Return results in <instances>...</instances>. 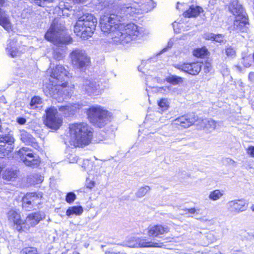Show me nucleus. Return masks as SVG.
Here are the masks:
<instances>
[{"instance_id":"obj_1","label":"nucleus","mask_w":254,"mask_h":254,"mask_svg":"<svg viewBox=\"0 0 254 254\" xmlns=\"http://www.w3.org/2000/svg\"><path fill=\"white\" fill-rule=\"evenodd\" d=\"M92 137L91 128L86 123L70 124L67 135V141L73 147H83L88 145Z\"/></svg>"},{"instance_id":"obj_2","label":"nucleus","mask_w":254,"mask_h":254,"mask_svg":"<svg viewBox=\"0 0 254 254\" xmlns=\"http://www.w3.org/2000/svg\"><path fill=\"white\" fill-rule=\"evenodd\" d=\"M97 23V19L93 14L84 13L78 17L74 31L77 36L83 38L91 37L95 30Z\"/></svg>"},{"instance_id":"obj_3","label":"nucleus","mask_w":254,"mask_h":254,"mask_svg":"<svg viewBox=\"0 0 254 254\" xmlns=\"http://www.w3.org/2000/svg\"><path fill=\"white\" fill-rule=\"evenodd\" d=\"M120 16L115 14L102 15L100 18V25L102 32L115 43V40L120 34L118 22L120 21Z\"/></svg>"},{"instance_id":"obj_4","label":"nucleus","mask_w":254,"mask_h":254,"mask_svg":"<svg viewBox=\"0 0 254 254\" xmlns=\"http://www.w3.org/2000/svg\"><path fill=\"white\" fill-rule=\"evenodd\" d=\"M64 27L56 24L55 20L45 35V38L54 44L60 46L61 45L70 43L71 38L69 35L66 34Z\"/></svg>"},{"instance_id":"obj_5","label":"nucleus","mask_w":254,"mask_h":254,"mask_svg":"<svg viewBox=\"0 0 254 254\" xmlns=\"http://www.w3.org/2000/svg\"><path fill=\"white\" fill-rule=\"evenodd\" d=\"M87 115L91 123L100 128L105 127L110 121V113L100 106L88 109Z\"/></svg>"},{"instance_id":"obj_6","label":"nucleus","mask_w":254,"mask_h":254,"mask_svg":"<svg viewBox=\"0 0 254 254\" xmlns=\"http://www.w3.org/2000/svg\"><path fill=\"white\" fill-rule=\"evenodd\" d=\"M120 34L115 40L116 43L124 44L135 39L140 35L138 27L134 23H129L126 26L121 25L119 27Z\"/></svg>"},{"instance_id":"obj_7","label":"nucleus","mask_w":254,"mask_h":254,"mask_svg":"<svg viewBox=\"0 0 254 254\" xmlns=\"http://www.w3.org/2000/svg\"><path fill=\"white\" fill-rule=\"evenodd\" d=\"M70 57L73 67L76 68H84L90 62L89 58L85 51L79 49H74L70 54Z\"/></svg>"},{"instance_id":"obj_8","label":"nucleus","mask_w":254,"mask_h":254,"mask_svg":"<svg viewBox=\"0 0 254 254\" xmlns=\"http://www.w3.org/2000/svg\"><path fill=\"white\" fill-rule=\"evenodd\" d=\"M44 122L48 127L57 130L61 126L63 120L59 117L57 109L53 107L46 110V119Z\"/></svg>"},{"instance_id":"obj_9","label":"nucleus","mask_w":254,"mask_h":254,"mask_svg":"<svg viewBox=\"0 0 254 254\" xmlns=\"http://www.w3.org/2000/svg\"><path fill=\"white\" fill-rule=\"evenodd\" d=\"M41 193H27L22 199V207L26 211L36 209L41 202Z\"/></svg>"},{"instance_id":"obj_10","label":"nucleus","mask_w":254,"mask_h":254,"mask_svg":"<svg viewBox=\"0 0 254 254\" xmlns=\"http://www.w3.org/2000/svg\"><path fill=\"white\" fill-rule=\"evenodd\" d=\"M48 72L50 73V79L58 82L63 83L65 79L71 76L68 71L62 65H58L55 68L49 70Z\"/></svg>"},{"instance_id":"obj_11","label":"nucleus","mask_w":254,"mask_h":254,"mask_svg":"<svg viewBox=\"0 0 254 254\" xmlns=\"http://www.w3.org/2000/svg\"><path fill=\"white\" fill-rule=\"evenodd\" d=\"M50 81L52 83L49 84L44 89L45 93L54 98L57 99L62 95V87H66V84L56 82V81L53 80L51 79H50Z\"/></svg>"},{"instance_id":"obj_12","label":"nucleus","mask_w":254,"mask_h":254,"mask_svg":"<svg viewBox=\"0 0 254 254\" xmlns=\"http://www.w3.org/2000/svg\"><path fill=\"white\" fill-rule=\"evenodd\" d=\"M177 69L192 75L198 74L201 70V64L198 63L177 64H173Z\"/></svg>"},{"instance_id":"obj_13","label":"nucleus","mask_w":254,"mask_h":254,"mask_svg":"<svg viewBox=\"0 0 254 254\" xmlns=\"http://www.w3.org/2000/svg\"><path fill=\"white\" fill-rule=\"evenodd\" d=\"M248 203L243 199L229 201L227 203L228 210L232 213L238 214L247 209Z\"/></svg>"},{"instance_id":"obj_14","label":"nucleus","mask_w":254,"mask_h":254,"mask_svg":"<svg viewBox=\"0 0 254 254\" xmlns=\"http://www.w3.org/2000/svg\"><path fill=\"white\" fill-rule=\"evenodd\" d=\"M82 89L83 92L89 95H97L100 93L99 84L92 79L84 80Z\"/></svg>"},{"instance_id":"obj_15","label":"nucleus","mask_w":254,"mask_h":254,"mask_svg":"<svg viewBox=\"0 0 254 254\" xmlns=\"http://www.w3.org/2000/svg\"><path fill=\"white\" fill-rule=\"evenodd\" d=\"M197 117L194 114L180 117L174 121V124L184 128L190 127L197 121Z\"/></svg>"},{"instance_id":"obj_16","label":"nucleus","mask_w":254,"mask_h":254,"mask_svg":"<svg viewBox=\"0 0 254 254\" xmlns=\"http://www.w3.org/2000/svg\"><path fill=\"white\" fill-rule=\"evenodd\" d=\"M7 215L8 221L16 225V229L17 231L23 230V225H25V223L21 219V216L17 211L11 209L8 212Z\"/></svg>"},{"instance_id":"obj_17","label":"nucleus","mask_w":254,"mask_h":254,"mask_svg":"<svg viewBox=\"0 0 254 254\" xmlns=\"http://www.w3.org/2000/svg\"><path fill=\"white\" fill-rule=\"evenodd\" d=\"M43 218H44V215L40 212H35L29 214L25 220V225H23V229L27 228L26 225L28 228L35 226Z\"/></svg>"},{"instance_id":"obj_18","label":"nucleus","mask_w":254,"mask_h":254,"mask_svg":"<svg viewBox=\"0 0 254 254\" xmlns=\"http://www.w3.org/2000/svg\"><path fill=\"white\" fill-rule=\"evenodd\" d=\"M169 229L161 225L151 226L147 228V234L150 237H158L160 235L168 233Z\"/></svg>"},{"instance_id":"obj_19","label":"nucleus","mask_w":254,"mask_h":254,"mask_svg":"<svg viewBox=\"0 0 254 254\" xmlns=\"http://www.w3.org/2000/svg\"><path fill=\"white\" fill-rule=\"evenodd\" d=\"M6 51L11 57L14 58L19 56L21 51L19 49L17 40L15 39L9 40L6 48Z\"/></svg>"},{"instance_id":"obj_20","label":"nucleus","mask_w":254,"mask_h":254,"mask_svg":"<svg viewBox=\"0 0 254 254\" xmlns=\"http://www.w3.org/2000/svg\"><path fill=\"white\" fill-rule=\"evenodd\" d=\"M249 24L248 17L246 15L236 17L234 22V28L236 30L245 31L246 25Z\"/></svg>"},{"instance_id":"obj_21","label":"nucleus","mask_w":254,"mask_h":254,"mask_svg":"<svg viewBox=\"0 0 254 254\" xmlns=\"http://www.w3.org/2000/svg\"><path fill=\"white\" fill-rule=\"evenodd\" d=\"M138 10L135 7L134 4L127 3L123 5L120 8V19L124 16L131 15L138 12Z\"/></svg>"},{"instance_id":"obj_22","label":"nucleus","mask_w":254,"mask_h":254,"mask_svg":"<svg viewBox=\"0 0 254 254\" xmlns=\"http://www.w3.org/2000/svg\"><path fill=\"white\" fill-rule=\"evenodd\" d=\"M19 131L20 140L23 142L28 145H31L34 147H36L38 146L35 139L32 136L31 134H29L25 130H20Z\"/></svg>"},{"instance_id":"obj_23","label":"nucleus","mask_w":254,"mask_h":254,"mask_svg":"<svg viewBox=\"0 0 254 254\" xmlns=\"http://www.w3.org/2000/svg\"><path fill=\"white\" fill-rule=\"evenodd\" d=\"M0 25L2 26L5 30H9L12 28L9 15L5 11L0 8Z\"/></svg>"},{"instance_id":"obj_24","label":"nucleus","mask_w":254,"mask_h":254,"mask_svg":"<svg viewBox=\"0 0 254 254\" xmlns=\"http://www.w3.org/2000/svg\"><path fill=\"white\" fill-rule=\"evenodd\" d=\"M229 9L236 17L246 14L242 5L238 3V0H232L229 6Z\"/></svg>"},{"instance_id":"obj_25","label":"nucleus","mask_w":254,"mask_h":254,"mask_svg":"<svg viewBox=\"0 0 254 254\" xmlns=\"http://www.w3.org/2000/svg\"><path fill=\"white\" fill-rule=\"evenodd\" d=\"M202 11L201 7L198 6H191L184 13L185 17H191L198 16Z\"/></svg>"},{"instance_id":"obj_26","label":"nucleus","mask_w":254,"mask_h":254,"mask_svg":"<svg viewBox=\"0 0 254 254\" xmlns=\"http://www.w3.org/2000/svg\"><path fill=\"white\" fill-rule=\"evenodd\" d=\"M23 162L26 166L35 167L39 165L40 161L38 156L32 154V155L24 158V160Z\"/></svg>"},{"instance_id":"obj_27","label":"nucleus","mask_w":254,"mask_h":254,"mask_svg":"<svg viewBox=\"0 0 254 254\" xmlns=\"http://www.w3.org/2000/svg\"><path fill=\"white\" fill-rule=\"evenodd\" d=\"M138 247H161L163 245L162 243L153 242L147 241L145 239L138 238Z\"/></svg>"},{"instance_id":"obj_28","label":"nucleus","mask_w":254,"mask_h":254,"mask_svg":"<svg viewBox=\"0 0 254 254\" xmlns=\"http://www.w3.org/2000/svg\"><path fill=\"white\" fill-rule=\"evenodd\" d=\"M217 122L212 119H204L201 120L200 126L203 128L209 130H214L217 126Z\"/></svg>"},{"instance_id":"obj_29","label":"nucleus","mask_w":254,"mask_h":254,"mask_svg":"<svg viewBox=\"0 0 254 254\" xmlns=\"http://www.w3.org/2000/svg\"><path fill=\"white\" fill-rule=\"evenodd\" d=\"M0 141L1 142L6 143L8 145H9V147H7V149L6 150V153L9 151H11L13 149L12 144L14 142V138L12 135L10 134V133H8V135H5L3 136H0Z\"/></svg>"},{"instance_id":"obj_30","label":"nucleus","mask_w":254,"mask_h":254,"mask_svg":"<svg viewBox=\"0 0 254 254\" xmlns=\"http://www.w3.org/2000/svg\"><path fill=\"white\" fill-rule=\"evenodd\" d=\"M17 176V171L12 169H7L2 174V178L7 181L15 179Z\"/></svg>"},{"instance_id":"obj_31","label":"nucleus","mask_w":254,"mask_h":254,"mask_svg":"<svg viewBox=\"0 0 254 254\" xmlns=\"http://www.w3.org/2000/svg\"><path fill=\"white\" fill-rule=\"evenodd\" d=\"M224 195V191L220 190H215L209 192L208 198L212 201H217Z\"/></svg>"},{"instance_id":"obj_32","label":"nucleus","mask_w":254,"mask_h":254,"mask_svg":"<svg viewBox=\"0 0 254 254\" xmlns=\"http://www.w3.org/2000/svg\"><path fill=\"white\" fill-rule=\"evenodd\" d=\"M83 212L82 207L80 206H74L69 207L66 212L67 216L75 214L77 215H80Z\"/></svg>"},{"instance_id":"obj_33","label":"nucleus","mask_w":254,"mask_h":254,"mask_svg":"<svg viewBox=\"0 0 254 254\" xmlns=\"http://www.w3.org/2000/svg\"><path fill=\"white\" fill-rule=\"evenodd\" d=\"M32 154L33 153L32 151L27 147H23L18 152V154L22 161L24 160V158L32 155Z\"/></svg>"},{"instance_id":"obj_34","label":"nucleus","mask_w":254,"mask_h":254,"mask_svg":"<svg viewBox=\"0 0 254 254\" xmlns=\"http://www.w3.org/2000/svg\"><path fill=\"white\" fill-rule=\"evenodd\" d=\"M166 81L174 85H177L183 81L182 77L175 75L169 76L166 78Z\"/></svg>"},{"instance_id":"obj_35","label":"nucleus","mask_w":254,"mask_h":254,"mask_svg":"<svg viewBox=\"0 0 254 254\" xmlns=\"http://www.w3.org/2000/svg\"><path fill=\"white\" fill-rule=\"evenodd\" d=\"M75 107L73 106L67 105L66 106H61L59 108V110L64 112L65 116H68L72 114L75 110Z\"/></svg>"},{"instance_id":"obj_36","label":"nucleus","mask_w":254,"mask_h":254,"mask_svg":"<svg viewBox=\"0 0 254 254\" xmlns=\"http://www.w3.org/2000/svg\"><path fill=\"white\" fill-rule=\"evenodd\" d=\"M11 132L9 128V125L6 123H1L0 124V137L5 135H8Z\"/></svg>"},{"instance_id":"obj_37","label":"nucleus","mask_w":254,"mask_h":254,"mask_svg":"<svg viewBox=\"0 0 254 254\" xmlns=\"http://www.w3.org/2000/svg\"><path fill=\"white\" fill-rule=\"evenodd\" d=\"M150 188L148 186L140 188L135 193L136 196L138 198H141L145 195V194L150 191Z\"/></svg>"},{"instance_id":"obj_38","label":"nucleus","mask_w":254,"mask_h":254,"mask_svg":"<svg viewBox=\"0 0 254 254\" xmlns=\"http://www.w3.org/2000/svg\"><path fill=\"white\" fill-rule=\"evenodd\" d=\"M207 50L206 48L203 47L201 48H198L194 50L193 52V55L196 57L201 58L203 56L206 55Z\"/></svg>"},{"instance_id":"obj_39","label":"nucleus","mask_w":254,"mask_h":254,"mask_svg":"<svg viewBox=\"0 0 254 254\" xmlns=\"http://www.w3.org/2000/svg\"><path fill=\"white\" fill-rule=\"evenodd\" d=\"M225 54L228 58H234L236 57V50L232 46H228L225 48Z\"/></svg>"},{"instance_id":"obj_40","label":"nucleus","mask_w":254,"mask_h":254,"mask_svg":"<svg viewBox=\"0 0 254 254\" xmlns=\"http://www.w3.org/2000/svg\"><path fill=\"white\" fill-rule=\"evenodd\" d=\"M20 254H38L37 249L34 247H26L23 249Z\"/></svg>"},{"instance_id":"obj_41","label":"nucleus","mask_w":254,"mask_h":254,"mask_svg":"<svg viewBox=\"0 0 254 254\" xmlns=\"http://www.w3.org/2000/svg\"><path fill=\"white\" fill-rule=\"evenodd\" d=\"M138 238H131L126 242V245L130 248L138 247Z\"/></svg>"},{"instance_id":"obj_42","label":"nucleus","mask_w":254,"mask_h":254,"mask_svg":"<svg viewBox=\"0 0 254 254\" xmlns=\"http://www.w3.org/2000/svg\"><path fill=\"white\" fill-rule=\"evenodd\" d=\"M64 57L63 53L62 50L60 49H56L53 52V58L58 60L60 61L63 59Z\"/></svg>"},{"instance_id":"obj_43","label":"nucleus","mask_w":254,"mask_h":254,"mask_svg":"<svg viewBox=\"0 0 254 254\" xmlns=\"http://www.w3.org/2000/svg\"><path fill=\"white\" fill-rule=\"evenodd\" d=\"M158 106L162 109V111L167 110L169 107L167 100L165 99H161L158 102Z\"/></svg>"},{"instance_id":"obj_44","label":"nucleus","mask_w":254,"mask_h":254,"mask_svg":"<svg viewBox=\"0 0 254 254\" xmlns=\"http://www.w3.org/2000/svg\"><path fill=\"white\" fill-rule=\"evenodd\" d=\"M62 6L63 5L62 4H60V6H59L58 8H56V9L57 10V9H58V10H59V14H61V13L62 14L63 16H68L70 15V14L68 12L69 8H63V7H61V6ZM60 15H61V14H60Z\"/></svg>"},{"instance_id":"obj_45","label":"nucleus","mask_w":254,"mask_h":254,"mask_svg":"<svg viewBox=\"0 0 254 254\" xmlns=\"http://www.w3.org/2000/svg\"><path fill=\"white\" fill-rule=\"evenodd\" d=\"M65 84H66V87H62V95L63 94H69V93H70L72 91V89H73V85H67V83L65 82H64Z\"/></svg>"},{"instance_id":"obj_46","label":"nucleus","mask_w":254,"mask_h":254,"mask_svg":"<svg viewBox=\"0 0 254 254\" xmlns=\"http://www.w3.org/2000/svg\"><path fill=\"white\" fill-rule=\"evenodd\" d=\"M76 198V195L72 192H69L67 194L65 200L67 202L70 203H72Z\"/></svg>"},{"instance_id":"obj_47","label":"nucleus","mask_w":254,"mask_h":254,"mask_svg":"<svg viewBox=\"0 0 254 254\" xmlns=\"http://www.w3.org/2000/svg\"><path fill=\"white\" fill-rule=\"evenodd\" d=\"M42 103V99L39 97H33L30 102V106L34 108V106L36 104H40Z\"/></svg>"},{"instance_id":"obj_48","label":"nucleus","mask_w":254,"mask_h":254,"mask_svg":"<svg viewBox=\"0 0 254 254\" xmlns=\"http://www.w3.org/2000/svg\"><path fill=\"white\" fill-rule=\"evenodd\" d=\"M85 185L87 188L91 189L94 187L95 183L94 181L88 179L86 180Z\"/></svg>"},{"instance_id":"obj_49","label":"nucleus","mask_w":254,"mask_h":254,"mask_svg":"<svg viewBox=\"0 0 254 254\" xmlns=\"http://www.w3.org/2000/svg\"><path fill=\"white\" fill-rule=\"evenodd\" d=\"M51 0H33L34 2L36 4L41 6H43L46 2H49Z\"/></svg>"},{"instance_id":"obj_50","label":"nucleus","mask_w":254,"mask_h":254,"mask_svg":"<svg viewBox=\"0 0 254 254\" xmlns=\"http://www.w3.org/2000/svg\"><path fill=\"white\" fill-rule=\"evenodd\" d=\"M214 41L217 42H221L223 40V36L221 34L215 35L214 36Z\"/></svg>"},{"instance_id":"obj_51","label":"nucleus","mask_w":254,"mask_h":254,"mask_svg":"<svg viewBox=\"0 0 254 254\" xmlns=\"http://www.w3.org/2000/svg\"><path fill=\"white\" fill-rule=\"evenodd\" d=\"M247 153L251 157H254V146H251L247 149Z\"/></svg>"},{"instance_id":"obj_52","label":"nucleus","mask_w":254,"mask_h":254,"mask_svg":"<svg viewBox=\"0 0 254 254\" xmlns=\"http://www.w3.org/2000/svg\"><path fill=\"white\" fill-rule=\"evenodd\" d=\"M68 159L70 163H76L77 161V157L75 155H70Z\"/></svg>"},{"instance_id":"obj_53","label":"nucleus","mask_w":254,"mask_h":254,"mask_svg":"<svg viewBox=\"0 0 254 254\" xmlns=\"http://www.w3.org/2000/svg\"><path fill=\"white\" fill-rule=\"evenodd\" d=\"M182 210L184 211V212H186L184 213H182V214H187V212L190 214H193L196 212V209L194 208H191L190 209H182Z\"/></svg>"},{"instance_id":"obj_54","label":"nucleus","mask_w":254,"mask_h":254,"mask_svg":"<svg viewBox=\"0 0 254 254\" xmlns=\"http://www.w3.org/2000/svg\"><path fill=\"white\" fill-rule=\"evenodd\" d=\"M214 36V34L208 33H206L204 34V37L205 39H206L207 40H213Z\"/></svg>"},{"instance_id":"obj_55","label":"nucleus","mask_w":254,"mask_h":254,"mask_svg":"<svg viewBox=\"0 0 254 254\" xmlns=\"http://www.w3.org/2000/svg\"><path fill=\"white\" fill-rule=\"evenodd\" d=\"M16 121L19 125H22L26 123V120L24 118L18 117L16 119Z\"/></svg>"},{"instance_id":"obj_56","label":"nucleus","mask_w":254,"mask_h":254,"mask_svg":"<svg viewBox=\"0 0 254 254\" xmlns=\"http://www.w3.org/2000/svg\"><path fill=\"white\" fill-rule=\"evenodd\" d=\"M225 161L230 165H234L235 164V161L230 158H226Z\"/></svg>"},{"instance_id":"obj_57","label":"nucleus","mask_w":254,"mask_h":254,"mask_svg":"<svg viewBox=\"0 0 254 254\" xmlns=\"http://www.w3.org/2000/svg\"><path fill=\"white\" fill-rule=\"evenodd\" d=\"M249 79L251 81H254V72H251L249 73Z\"/></svg>"},{"instance_id":"obj_58","label":"nucleus","mask_w":254,"mask_h":254,"mask_svg":"<svg viewBox=\"0 0 254 254\" xmlns=\"http://www.w3.org/2000/svg\"><path fill=\"white\" fill-rule=\"evenodd\" d=\"M74 3H84L87 0H72Z\"/></svg>"},{"instance_id":"obj_59","label":"nucleus","mask_w":254,"mask_h":254,"mask_svg":"<svg viewBox=\"0 0 254 254\" xmlns=\"http://www.w3.org/2000/svg\"><path fill=\"white\" fill-rule=\"evenodd\" d=\"M43 179L41 176L39 177L38 180H36V181H34V182H35L36 183H40L43 181Z\"/></svg>"},{"instance_id":"obj_60","label":"nucleus","mask_w":254,"mask_h":254,"mask_svg":"<svg viewBox=\"0 0 254 254\" xmlns=\"http://www.w3.org/2000/svg\"><path fill=\"white\" fill-rule=\"evenodd\" d=\"M205 72H209L210 71L209 66L206 65L204 67Z\"/></svg>"},{"instance_id":"obj_61","label":"nucleus","mask_w":254,"mask_h":254,"mask_svg":"<svg viewBox=\"0 0 254 254\" xmlns=\"http://www.w3.org/2000/svg\"><path fill=\"white\" fill-rule=\"evenodd\" d=\"M5 3L4 0H0V5L3 6Z\"/></svg>"},{"instance_id":"obj_62","label":"nucleus","mask_w":254,"mask_h":254,"mask_svg":"<svg viewBox=\"0 0 254 254\" xmlns=\"http://www.w3.org/2000/svg\"><path fill=\"white\" fill-rule=\"evenodd\" d=\"M172 46V43L169 42H168V48H171Z\"/></svg>"},{"instance_id":"obj_63","label":"nucleus","mask_w":254,"mask_h":254,"mask_svg":"<svg viewBox=\"0 0 254 254\" xmlns=\"http://www.w3.org/2000/svg\"><path fill=\"white\" fill-rule=\"evenodd\" d=\"M251 210H252L253 212H254V204H253V205L251 206Z\"/></svg>"},{"instance_id":"obj_64","label":"nucleus","mask_w":254,"mask_h":254,"mask_svg":"<svg viewBox=\"0 0 254 254\" xmlns=\"http://www.w3.org/2000/svg\"><path fill=\"white\" fill-rule=\"evenodd\" d=\"M166 92H168L170 90V87L169 86H166Z\"/></svg>"}]
</instances>
